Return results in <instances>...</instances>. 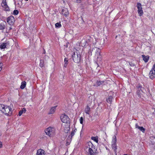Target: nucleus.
<instances>
[{"mask_svg": "<svg viewBox=\"0 0 155 155\" xmlns=\"http://www.w3.org/2000/svg\"><path fill=\"white\" fill-rule=\"evenodd\" d=\"M85 150L89 153L88 155H97L96 149L95 147L90 141L87 142L86 144Z\"/></svg>", "mask_w": 155, "mask_h": 155, "instance_id": "nucleus-1", "label": "nucleus"}, {"mask_svg": "<svg viewBox=\"0 0 155 155\" xmlns=\"http://www.w3.org/2000/svg\"><path fill=\"white\" fill-rule=\"evenodd\" d=\"M0 110L5 114L10 115L12 112V109L11 107L7 105L0 104Z\"/></svg>", "mask_w": 155, "mask_h": 155, "instance_id": "nucleus-2", "label": "nucleus"}, {"mask_svg": "<svg viewBox=\"0 0 155 155\" xmlns=\"http://www.w3.org/2000/svg\"><path fill=\"white\" fill-rule=\"evenodd\" d=\"M55 132V129L54 128L49 127L45 130V132L46 134L49 137L53 136Z\"/></svg>", "mask_w": 155, "mask_h": 155, "instance_id": "nucleus-3", "label": "nucleus"}, {"mask_svg": "<svg viewBox=\"0 0 155 155\" xmlns=\"http://www.w3.org/2000/svg\"><path fill=\"white\" fill-rule=\"evenodd\" d=\"M72 58L74 62L78 63L80 61L81 55L77 52H74L72 55Z\"/></svg>", "mask_w": 155, "mask_h": 155, "instance_id": "nucleus-4", "label": "nucleus"}, {"mask_svg": "<svg viewBox=\"0 0 155 155\" xmlns=\"http://www.w3.org/2000/svg\"><path fill=\"white\" fill-rule=\"evenodd\" d=\"M117 141V137L115 135L114 136L112 137V141L111 142V146L112 148L114 150V151L116 153L117 149V146L116 144Z\"/></svg>", "mask_w": 155, "mask_h": 155, "instance_id": "nucleus-5", "label": "nucleus"}, {"mask_svg": "<svg viewBox=\"0 0 155 155\" xmlns=\"http://www.w3.org/2000/svg\"><path fill=\"white\" fill-rule=\"evenodd\" d=\"M91 38L90 36H87L86 39H83L81 42V45L83 47L85 46L87 44H88L91 40Z\"/></svg>", "mask_w": 155, "mask_h": 155, "instance_id": "nucleus-6", "label": "nucleus"}, {"mask_svg": "<svg viewBox=\"0 0 155 155\" xmlns=\"http://www.w3.org/2000/svg\"><path fill=\"white\" fill-rule=\"evenodd\" d=\"M149 76L151 79H153L155 77V63L153 66L152 69L150 71Z\"/></svg>", "mask_w": 155, "mask_h": 155, "instance_id": "nucleus-7", "label": "nucleus"}, {"mask_svg": "<svg viewBox=\"0 0 155 155\" xmlns=\"http://www.w3.org/2000/svg\"><path fill=\"white\" fill-rule=\"evenodd\" d=\"M61 121L64 123H68L69 121L68 116L65 114H63L61 116Z\"/></svg>", "mask_w": 155, "mask_h": 155, "instance_id": "nucleus-8", "label": "nucleus"}, {"mask_svg": "<svg viewBox=\"0 0 155 155\" xmlns=\"http://www.w3.org/2000/svg\"><path fill=\"white\" fill-rule=\"evenodd\" d=\"M1 5L4 10L5 11H9L10 9L7 4L6 0H2Z\"/></svg>", "mask_w": 155, "mask_h": 155, "instance_id": "nucleus-9", "label": "nucleus"}, {"mask_svg": "<svg viewBox=\"0 0 155 155\" xmlns=\"http://www.w3.org/2000/svg\"><path fill=\"white\" fill-rule=\"evenodd\" d=\"M7 21L9 25H13L15 21L14 17L12 16L8 17L7 18Z\"/></svg>", "mask_w": 155, "mask_h": 155, "instance_id": "nucleus-10", "label": "nucleus"}, {"mask_svg": "<svg viewBox=\"0 0 155 155\" xmlns=\"http://www.w3.org/2000/svg\"><path fill=\"white\" fill-rule=\"evenodd\" d=\"M137 6L138 9V12L140 16L143 14V11L142 9V5L140 3H137Z\"/></svg>", "mask_w": 155, "mask_h": 155, "instance_id": "nucleus-11", "label": "nucleus"}, {"mask_svg": "<svg viewBox=\"0 0 155 155\" xmlns=\"http://www.w3.org/2000/svg\"><path fill=\"white\" fill-rule=\"evenodd\" d=\"M9 44L8 41H6L4 43L1 44L0 46V48L1 49H4L6 48L7 46H8Z\"/></svg>", "mask_w": 155, "mask_h": 155, "instance_id": "nucleus-12", "label": "nucleus"}, {"mask_svg": "<svg viewBox=\"0 0 155 155\" xmlns=\"http://www.w3.org/2000/svg\"><path fill=\"white\" fill-rule=\"evenodd\" d=\"M45 151L41 149H39L37 151L36 155H45Z\"/></svg>", "mask_w": 155, "mask_h": 155, "instance_id": "nucleus-13", "label": "nucleus"}, {"mask_svg": "<svg viewBox=\"0 0 155 155\" xmlns=\"http://www.w3.org/2000/svg\"><path fill=\"white\" fill-rule=\"evenodd\" d=\"M72 137L71 136H69L66 139V146H68L70 145L72 139Z\"/></svg>", "mask_w": 155, "mask_h": 155, "instance_id": "nucleus-14", "label": "nucleus"}, {"mask_svg": "<svg viewBox=\"0 0 155 155\" xmlns=\"http://www.w3.org/2000/svg\"><path fill=\"white\" fill-rule=\"evenodd\" d=\"M135 128H137L143 133L144 132V131L145 130V128L143 127H140L137 124H135Z\"/></svg>", "mask_w": 155, "mask_h": 155, "instance_id": "nucleus-15", "label": "nucleus"}, {"mask_svg": "<svg viewBox=\"0 0 155 155\" xmlns=\"http://www.w3.org/2000/svg\"><path fill=\"white\" fill-rule=\"evenodd\" d=\"M84 111L85 113L88 114H90V108L88 105H87L85 108Z\"/></svg>", "mask_w": 155, "mask_h": 155, "instance_id": "nucleus-16", "label": "nucleus"}, {"mask_svg": "<svg viewBox=\"0 0 155 155\" xmlns=\"http://www.w3.org/2000/svg\"><path fill=\"white\" fill-rule=\"evenodd\" d=\"M143 60L145 62H147L149 59V56H146L144 55H142Z\"/></svg>", "mask_w": 155, "mask_h": 155, "instance_id": "nucleus-17", "label": "nucleus"}, {"mask_svg": "<svg viewBox=\"0 0 155 155\" xmlns=\"http://www.w3.org/2000/svg\"><path fill=\"white\" fill-rule=\"evenodd\" d=\"M143 93V90H137V94L139 97H141Z\"/></svg>", "mask_w": 155, "mask_h": 155, "instance_id": "nucleus-18", "label": "nucleus"}, {"mask_svg": "<svg viewBox=\"0 0 155 155\" xmlns=\"http://www.w3.org/2000/svg\"><path fill=\"white\" fill-rule=\"evenodd\" d=\"M68 10L67 9L65 8L62 10V14L66 16H67L68 14Z\"/></svg>", "mask_w": 155, "mask_h": 155, "instance_id": "nucleus-19", "label": "nucleus"}, {"mask_svg": "<svg viewBox=\"0 0 155 155\" xmlns=\"http://www.w3.org/2000/svg\"><path fill=\"white\" fill-rule=\"evenodd\" d=\"M57 106H55L52 107L50 109V111L49 113V114H53Z\"/></svg>", "mask_w": 155, "mask_h": 155, "instance_id": "nucleus-20", "label": "nucleus"}, {"mask_svg": "<svg viewBox=\"0 0 155 155\" xmlns=\"http://www.w3.org/2000/svg\"><path fill=\"white\" fill-rule=\"evenodd\" d=\"M104 82L103 81H99L96 82V84H94V86H99L101 84H102Z\"/></svg>", "mask_w": 155, "mask_h": 155, "instance_id": "nucleus-21", "label": "nucleus"}, {"mask_svg": "<svg viewBox=\"0 0 155 155\" xmlns=\"http://www.w3.org/2000/svg\"><path fill=\"white\" fill-rule=\"evenodd\" d=\"M112 98L113 97L112 96H110L108 97V98L106 99V101L108 103L111 104L112 101Z\"/></svg>", "mask_w": 155, "mask_h": 155, "instance_id": "nucleus-22", "label": "nucleus"}, {"mask_svg": "<svg viewBox=\"0 0 155 155\" xmlns=\"http://www.w3.org/2000/svg\"><path fill=\"white\" fill-rule=\"evenodd\" d=\"M26 85V82L25 81H23L21 83V86L20 87L21 88V89H24Z\"/></svg>", "mask_w": 155, "mask_h": 155, "instance_id": "nucleus-23", "label": "nucleus"}, {"mask_svg": "<svg viewBox=\"0 0 155 155\" xmlns=\"http://www.w3.org/2000/svg\"><path fill=\"white\" fill-rule=\"evenodd\" d=\"M5 24L3 23L0 24V30H3L5 28Z\"/></svg>", "mask_w": 155, "mask_h": 155, "instance_id": "nucleus-24", "label": "nucleus"}, {"mask_svg": "<svg viewBox=\"0 0 155 155\" xmlns=\"http://www.w3.org/2000/svg\"><path fill=\"white\" fill-rule=\"evenodd\" d=\"M77 130L76 128H74L72 131L71 132V134L70 136H71L72 137L74 135L75 133L76 132Z\"/></svg>", "mask_w": 155, "mask_h": 155, "instance_id": "nucleus-25", "label": "nucleus"}, {"mask_svg": "<svg viewBox=\"0 0 155 155\" xmlns=\"http://www.w3.org/2000/svg\"><path fill=\"white\" fill-rule=\"evenodd\" d=\"M68 60L67 58H65L64 60V67H66L67 64H68Z\"/></svg>", "mask_w": 155, "mask_h": 155, "instance_id": "nucleus-26", "label": "nucleus"}, {"mask_svg": "<svg viewBox=\"0 0 155 155\" xmlns=\"http://www.w3.org/2000/svg\"><path fill=\"white\" fill-rule=\"evenodd\" d=\"M91 139L92 140H94V141L96 142V143H98V138L97 137H91Z\"/></svg>", "mask_w": 155, "mask_h": 155, "instance_id": "nucleus-27", "label": "nucleus"}, {"mask_svg": "<svg viewBox=\"0 0 155 155\" xmlns=\"http://www.w3.org/2000/svg\"><path fill=\"white\" fill-rule=\"evenodd\" d=\"M40 66L42 68L44 66V62L42 60H41L40 62Z\"/></svg>", "mask_w": 155, "mask_h": 155, "instance_id": "nucleus-28", "label": "nucleus"}, {"mask_svg": "<svg viewBox=\"0 0 155 155\" xmlns=\"http://www.w3.org/2000/svg\"><path fill=\"white\" fill-rule=\"evenodd\" d=\"M55 27L57 28H59L61 26V24L60 23H57L55 24Z\"/></svg>", "mask_w": 155, "mask_h": 155, "instance_id": "nucleus-29", "label": "nucleus"}, {"mask_svg": "<svg viewBox=\"0 0 155 155\" xmlns=\"http://www.w3.org/2000/svg\"><path fill=\"white\" fill-rule=\"evenodd\" d=\"M151 142L153 144H155V137H152L151 138Z\"/></svg>", "mask_w": 155, "mask_h": 155, "instance_id": "nucleus-30", "label": "nucleus"}, {"mask_svg": "<svg viewBox=\"0 0 155 155\" xmlns=\"http://www.w3.org/2000/svg\"><path fill=\"white\" fill-rule=\"evenodd\" d=\"M137 90H143V88L141 86L140 84H139L137 86Z\"/></svg>", "mask_w": 155, "mask_h": 155, "instance_id": "nucleus-31", "label": "nucleus"}, {"mask_svg": "<svg viewBox=\"0 0 155 155\" xmlns=\"http://www.w3.org/2000/svg\"><path fill=\"white\" fill-rule=\"evenodd\" d=\"M18 13V11L17 10H15L13 12V14L17 15Z\"/></svg>", "mask_w": 155, "mask_h": 155, "instance_id": "nucleus-32", "label": "nucleus"}, {"mask_svg": "<svg viewBox=\"0 0 155 155\" xmlns=\"http://www.w3.org/2000/svg\"><path fill=\"white\" fill-rule=\"evenodd\" d=\"M23 112L22 111V110H21L19 111V114H18V115L19 116H21L22 115V114H23Z\"/></svg>", "mask_w": 155, "mask_h": 155, "instance_id": "nucleus-33", "label": "nucleus"}, {"mask_svg": "<svg viewBox=\"0 0 155 155\" xmlns=\"http://www.w3.org/2000/svg\"><path fill=\"white\" fill-rule=\"evenodd\" d=\"M80 122L81 124H82L83 122V118L82 117H81L80 118Z\"/></svg>", "mask_w": 155, "mask_h": 155, "instance_id": "nucleus-34", "label": "nucleus"}, {"mask_svg": "<svg viewBox=\"0 0 155 155\" xmlns=\"http://www.w3.org/2000/svg\"><path fill=\"white\" fill-rule=\"evenodd\" d=\"M129 64L131 66H135V64L134 63H131V62H130Z\"/></svg>", "mask_w": 155, "mask_h": 155, "instance_id": "nucleus-35", "label": "nucleus"}, {"mask_svg": "<svg viewBox=\"0 0 155 155\" xmlns=\"http://www.w3.org/2000/svg\"><path fill=\"white\" fill-rule=\"evenodd\" d=\"M23 112H25L26 111V109L25 108H23L22 110H21Z\"/></svg>", "mask_w": 155, "mask_h": 155, "instance_id": "nucleus-36", "label": "nucleus"}, {"mask_svg": "<svg viewBox=\"0 0 155 155\" xmlns=\"http://www.w3.org/2000/svg\"><path fill=\"white\" fill-rule=\"evenodd\" d=\"M2 63L0 64V71H1L2 70Z\"/></svg>", "mask_w": 155, "mask_h": 155, "instance_id": "nucleus-37", "label": "nucleus"}, {"mask_svg": "<svg viewBox=\"0 0 155 155\" xmlns=\"http://www.w3.org/2000/svg\"><path fill=\"white\" fill-rule=\"evenodd\" d=\"M76 1L77 3H80L81 2V0H76Z\"/></svg>", "mask_w": 155, "mask_h": 155, "instance_id": "nucleus-38", "label": "nucleus"}, {"mask_svg": "<svg viewBox=\"0 0 155 155\" xmlns=\"http://www.w3.org/2000/svg\"><path fill=\"white\" fill-rule=\"evenodd\" d=\"M2 147V143L0 141V148H1Z\"/></svg>", "mask_w": 155, "mask_h": 155, "instance_id": "nucleus-39", "label": "nucleus"}, {"mask_svg": "<svg viewBox=\"0 0 155 155\" xmlns=\"http://www.w3.org/2000/svg\"><path fill=\"white\" fill-rule=\"evenodd\" d=\"M25 1H27L28 0H25Z\"/></svg>", "mask_w": 155, "mask_h": 155, "instance_id": "nucleus-40", "label": "nucleus"}, {"mask_svg": "<svg viewBox=\"0 0 155 155\" xmlns=\"http://www.w3.org/2000/svg\"><path fill=\"white\" fill-rule=\"evenodd\" d=\"M12 29V28H10V29Z\"/></svg>", "mask_w": 155, "mask_h": 155, "instance_id": "nucleus-41", "label": "nucleus"}, {"mask_svg": "<svg viewBox=\"0 0 155 155\" xmlns=\"http://www.w3.org/2000/svg\"><path fill=\"white\" fill-rule=\"evenodd\" d=\"M124 155H127L125 154H124Z\"/></svg>", "mask_w": 155, "mask_h": 155, "instance_id": "nucleus-42", "label": "nucleus"}]
</instances>
